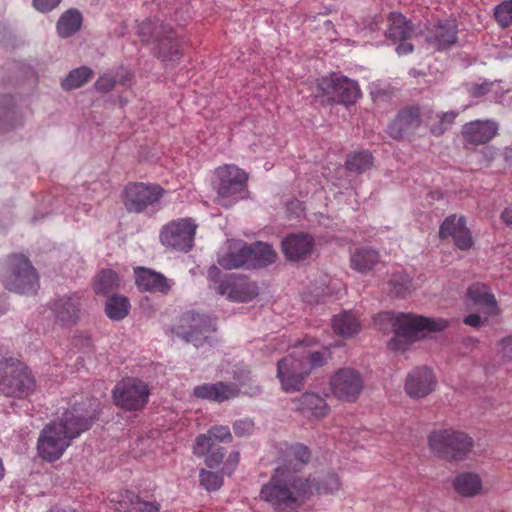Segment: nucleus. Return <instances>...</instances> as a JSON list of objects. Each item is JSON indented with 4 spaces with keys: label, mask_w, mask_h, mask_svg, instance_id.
<instances>
[{
    "label": "nucleus",
    "mask_w": 512,
    "mask_h": 512,
    "mask_svg": "<svg viewBox=\"0 0 512 512\" xmlns=\"http://www.w3.org/2000/svg\"><path fill=\"white\" fill-rule=\"evenodd\" d=\"M75 401L65 411L59 422L46 425L40 433L37 450L39 456L48 462L59 459L70 446L71 441L91 427L96 417L98 402L89 399L88 406Z\"/></svg>",
    "instance_id": "2"
},
{
    "label": "nucleus",
    "mask_w": 512,
    "mask_h": 512,
    "mask_svg": "<svg viewBox=\"0 0 512 512\" xmlns=\"http://www.w3.org/2000/svg\"><path fill=\"white\" fill-rule=\"evenodd\" d=\"M457 115L458 114L453 111L443 113L440 120V126L433 127L431 130L432 133L435 135L442 134L448 128V126L455 121Z\"/></svg>",
    "instance_id": "45"
},
{
    "label": "nucleus",
    "mask_w": 512,
    "mask_h": 512,
    "mask_svg": "<svg viewBox=\"0 0 512 512\" xmlns=\"http://www.w3.org/2000/svg\"><path fill=\"white\" fill-rule=\"evenodd\" d=\"M135 278L136 285L141 291L167 294L170 290L167 278L151 269L138 267L135 269Z\"/></svg>",
    "instance_id": "28"
},
{
    "label": "nucleus",
    "mask_w": 512,
    "mask_h": 512,
    "mask_svg": "<svg viewBox=\"0 0 512 512\" xmlns=\"http://www.w3.org/2000/svg\"><path fill=\"white\" fill-rule=\"evenodd\" d=\"M117 77H118V82L121 84V85H127L131 78H132V73L128 70H125V69H121L118 73H117Z\"/></svg>",
    "instance_id": "52"
},
{
    "label": "nucleus",
    "mask_w": 512,
    "mask_h": 512,
    "mask_svg": "<svg viewBox=\"0 0 512 512\" xmlns=\"http://www.w3.org/2000/svg\"><path fill=\"white\" fill-rule=\"evenodd\" d=\"M48 512H68V511L65 509H61V508H52Z\"/></svg>",
    "instance_id": "55"
},
{
    "label": "nucleus",
    "mask_w": 512,
    "mask_h": 512,
    "mask_svg": "<svg viewBox=\"0 0 512 512\" xmlns=\"http://www.w3.org/2000/svg\"><path fill=\"white\" fill-rule=\"evenodd\" d=\"M494 17L501 27H508L512 24V0H505L494 9Z\"/></svg>",
    "instance_id": "42"
},
{
    "label": "nucleus",
    "mask_w": 512,
    "mask_h": 512,
    "mask_svg": "<svg viewBox=\"0 0 512 512\" xmlns=\"http://www.w3.org/2000/svg\"><path fill=\"white\" fill-rule=\"evenodd\" d=\"M234 433L237 436L250 434L254 429V423L250 419H242L234 423Z\"/></svg>",
    "instance_id": "46"
},
{
    "label": "nucleus",
    "mask_w": 512,
    "mask_h": 512,
    "mask_svg": "<svg viewBox=\"0 0 512 512\" xmlns=\"http://www.w3.org/2000/svg\"><path fill=\"white\" fill-rule=\"evenodd\" d=\"M154 43L159 58L163 61H175L182 57L186 41L172 28L160 26L154 31Z\"/></svg>",
    "instance_id": "19"
},
{
    "label": "nucleus",
    "mask_w": 512,
    "mask_h": 512,
    "mask_svg": "<svg viewBox=\"0 0 512 512\" xmlns=\"http://www.w3.org/2000/svg\"><path fill=\"white\" fill-rule=\"evenodd\" d=\"M219 273V269L213 266L209 269L208 278L213 289L220 295H226L228 300L249 302L259 294L257 284L249 278L236 274H226L223 277H218Z\"/></svg>",
    "instance_id": "9"
},
{
    "label": "nucleus",
    "mask_w": 512,
    "mask_h": 512,
    "mask_svg": "<svg viewBox=\"0 0 512 512\" xmlns=\"http://www.w3.org/2000/svg\"><path fill=\"white\" fill-rule=\"evenodd\" d=\"M122 497L119 504L125 508L124 512H159L160 510L159 503L144 501L132 492L127 491Z\"/></svg>",
    "instance_id": "34"
},
{
    "label": "nucleus",
    "mask_w": 512,
    "mask_h": 512,
    "mask_svg": "<svg viewBox=\"0 0 512 512\" xmlns=\"http://www.w3.org/2000/svg\"><path fill=\"white\" fill-rule=\"evenodd\" d=\"M276 260L273 248L263 242L251 245L241 244L230 249L227 253L219 255L218 264L224 269L262 268Z\"/></svg>",
    "instance_id": "6"
},
{
    "label": "nucleus",
    "mask_w": 512,
    "mask_h": 512,
    "mask_svg": "<svg viewBox=\"0 0 512 512\" xmlns=\"http://www.w3.org/2000/svg\"><path fill=\"white\" fill-rule=\"evenodd\" d=\"M116 82V78L113 75L105 73L97 79L94 86L99 92H109L115 87Z\"/></svg>",
    "instance_id": "44"
},
{
    "label": "nucleus",
    "mask_w": 512,
    "mask_h": 512,
    "mask_svg": "<svg viewBox=\"0 0 512 512\" xmlns=\"http://www.w3.org/2000/svg\"><path fill=\"white\" fill-rule=\"evenodd\" d=\"M119 286V278L111 269L101 270L94 279L93 289L98 295H107Z\"/></svg>",
    "instance_id": "36"
},
{
    "label": "nucleus",
    "mask_w": 512,
    "mask_h": 512,
    "mask_svg": "<svg viewBox=\"0 0 512 512\" xmlns=\"http://www.w3.org/2000/svg\"><path fill=\"white\" fill-rule=\"evenodd\" d=\"M308 374L309 367L300 358L298 351L289 354L277 364V378L286 393L300 391Z\"/></svg>",
    "instance_id": "15"
},
{
    "label": "nucleus",
    "mask_w": 512,
    "mask_h": 512,
    "mask_svg": "<svg viewBox=\"0 0 512 512\" xmlns=\"http://www.w3.org/2000/svg\"><path fill=\"white\" fill-rule=\"evenodd\" d=\"M216 180L214 188L217 192L219 203L229 206L240 198L247 186L248 175L236 165L228 164L220 166L215 171Z\"/></svg>",
    "instance_id": "11"
},
{
    "label": "nucleus",
    "mask_w": 512,
    "mask_h": 512,
    "mask_svg": "<svg viewBox=\"0 0 512 512\" xmlns=\"http://www.w3.org/2000/svg\"><path fill=\"white\" fill-rule=\"evenodd\" d=\"M0 280L9 291L34 294L39 287L35 268L24 255L12 254L0 265Z\"/></svg>",
    "instance_id": "4"
},
{
    "label": "nucleus",
    "mask_w": 512,
    "mask_h": 512,
    "mask_svg": "<svg viewBox=\"0 0 512 512\" xmlns=\"http://www.w3.org/2000/svg\"><path fill=\"white\" fill-rule=\"evenodd\" d=\"M501 218L507 226L512 228V206L505 208L502 212Z\"/></svg>",
    "instance_id": "53"
},
{
    "label": "nucleus",
    "mask_w": 512,
    "mask_h": 512,
    "mask_svg": "<svg viewBox=\"0 0 512 512\" xmlns=\"http://www.w3.org/2000/svg\"><path fill=\"white\" fill-rule=\"evenodd\" d=\"M385 37L391 44H397L398 55H407L413 52L414 47L410 41L417 37V33L411 21L401 13L392 12L388 16Z\"/></svg>",
    "instance_id": "16"
},
{
    "label": "nucleus",
    "mask_w": 512,
    "mask_h": 512,
    "mask_svg": "<svg viewBox=\"0 0 512 512\" xmlns=\"http://www.w3.org/2000/svg\"><path fill=\"white\" fill-rule=\"evenodd\" d=\"M454 488L460 495L472 497L481 491L482 482L477 474L467 472L456 477Z\"/></svg>",
    "instance_id": "33"
},
{
    "label": "nucleus",
    "mask_w": 512,
    "mask_h": 512,
    "mask_svg": "<svg viewBox=\"0 0 512 512\" xmlns=\"http://www.w3.org/2000/svg\"><path fill=\"white\" fill-rule=\"evenodd\" d=\"M199 480L202 487L207 491H216L223 485L222 474L218 472L207 471L201 469L199 472Z\"/></svg>",
    "instance_id": "41"
},
{
    "label": "nucleus",
    "mask_w": 512,
    "mask_h": 512,
    "mask_svg": "<svg viewBox=\"0 0 512 512\" xmlns=\"http://www.w3.org/2000/svg\"><path fill=\"white\" fill-rule=\"evenodd\" d=\"M61 0H33V6L40 12H49L58 6Z\"/></svg>",
    "instance_id": "48"
},
{
    "label": "nucleus",
    "mask_w": 512,
    "mask_h": 512,
    "mask_svg": "<svg viewBox=\"0 0 512 512\" xmlns=\"http://www.w3.org/2000/svg\"><path fill=\"white\" fill-rule=\"evenodd\" d=\"M82 15L76 9L64 12L57 22V31L61 37H69L75 34L81 27Z\"/></svg>",
    "instance_id": "35"
},
{
    "label": "nucleus",
    "mask_w": 512,
    "mask_h": 512,
    "mask_svg": "<svg viewBox=\"0 0 512 512\" xmlns=\"http://www.w3.org/2000/svg\"><path fill=\"white\" fill-rule=\"evenodd\" d=\"M295 409L306 417L322 419L327 416L329 406L326 401L315 393H304L300 397L293 399Z\"/></svg>",
    "instance_id": "29"
},
{
    "label": "nucleus",
    "mask_w": 512,
    "mask_h": 512,
    "mask_svg": "<svg viewBox=\"0 0 512 512\" xmlns=\"http://www.w3.org/2000/svg\"><path fill=\"white\" fill-rule=\"evenodd\" d=\"M311 459L310 449L301 443L287 446L278 459L260 498L277 512H298L314 494H331L341 487L339 477L329 473L320 481L305 477L301 471Z\"/></svg>",
    "instance_id": "1"
},
{
    "label": "nucleus",
    "mask_w": 512,
    "mask_h": 512,
    "mask_svg": "<svg viewBox=\"0 0 512 512\" xmlns=\"http://www.w3.org/2000/svg\"><path fill=\"white\" fill-rule=\"evenodd\" d=\"M303 343H306V340H302V342H300V345H303Z\"/></svg>",
    "instance_id": "56"
},
{
    "label": "nucleus",
    "mask_w": 512,
    "mask_h": 512,
    "mask_svg": "<svg viewBox=\"0 0 512 512\" xmlns=\"http://www.w3.org/2000/svg\"><path fill=\"white\" fill-rule=\"evenodd\" d=\"M374 163V158L369 151H359L349 154L346 159V168L351 172L363 173L369 170Z\"/></svg>",
    "instance_id": "39"
},
{
    "label": "nucleus",
    "mask_w": 512,
    "mask_h": 512,
    "mask_svg": "<svg viewBox=\"0 0 512 512\" xmlns=\"http://www.w3.org/2000/svg\"><path fill=\"white\" fill-rule=\"evenodd\" d=\"M81 298L78 292L57 297L50 306L55 322L61 326L76 324L82 305Z\"/></svg>",
    "instance_id": "20"
},
{
    "label": "nucleus",
    "mask_w": 512,
    "mask_h": 512,
    "mask_svg": "<svg viewBox=\"0 0 512 512\" xmlns=\"http://www.w3.org/2000/svg\"><path fill=\"white\" fill-rule=\"evenodd\" d=\"M231 440L232 435L228 426H213L207 433L197 436L193 453L198 457L206 456V466L216 468L222 463L224 458L223 449L218 447V444L231 442Z\"/></svg>",
    "instance_id": "12"
},
{
    "label": "nucleus",
    "mask_w": 512,
    "mask_h": 512,
    "mask_svg": "<svg viewBox=\"0 0 512 512\" xmlns=\"http://www.w3.org/2000/svg\"><path fill=\"white\" fill-rule=\"evenodd\" d=\"M389 284L391 286L390 293L395 297H405L412 289V280L405 273L393 275Z\"/></svg>",
    "instance_id": "40"
},
{
    "label": "nucleus",
    "mask_w": 512,
    "mask_h": 512,
    "mask_svg": "<svg viewBox=\"0 0 512 512\" xmlns=\"http://www.w3.org/2000/svg\"><path fill=\"white\" fill-rule=\"evenodd\" d=\"M501 346L503 357L512 360V335L503 339Z\"/></svg>",
    "instance_id": "49"
},
{
    "label": "nucleus",
    "mask_w": 512,
    "mask_h": 512,
    "mask_svg": "<svg viewBox=\"0 0 512 512\" xmlns=\"http://www.w3.org/2000/svg\"><path fill=\"white\" fill-rule=\"evenodd\" d=\"M4 309L3 308H0V314L3 313Z\"/></svg>",
    "instance_id": "58"
},
{
    "label": "nucleus",
    "mask_w": 512,
    "mask_h": 512,
    "mask_svg": "<svg viewBox=\"0 0 512 512\" xmlns=\"http://www.w3.org/2000/svg\"><path fill=\"white\" fill-rule=\"evenodd\" d=\"M428 445L431 451L441 458L461 460L471 451L473 440L464 432L439 429L429 434Z\"/></svg>",
    "instance_id": "8"
},
{
    "label": "nucleus",
    "mask_w": 512,
    "mask_h": 512,
    "mask_svg": "<svg viewBox=\"0 0 512 512\" xmlns=\"http://www.w3.org/2000/svg\"><path fill=\"white\" fill-rule=\"evenodd\" d=\"M214 330L215 322L210 317L195 312H186L180 318L175 333L198 347Z\"/></svg>",
    "instance_id": "17"
},
{
    "label": "nucleus",
    "mask_w": 512,
    "mask_h": 512,
    "mask_svg": "<svg viewBox=\"0 0 512 512\" xmlns=\"http://www.w3.org/2000/svg\"><path fill=\"white\" fill-rule=\"evenodd\" d=\"M303 343H306V340H302V342H300V345H303Z\"/></svg>",
    "instance_id": "57"
},
{
    "label": "nucleus",
    "mask_w": 512,
    "mask_h": 512,
    "mask_svg": "<svg viewBox=\"0 0 512 512\" xmlns=\"http://www.w3.org/2000/svg\"><path fill=\"white\" fill-rule=\"evenodd\" d=\"M468 300L484 315L485 320L489 316L499 313L496 299L493 294L488 291L484 284H472L467 291Z\"/></svg>",
    "instance_id": "27"
},
{
    "label": "nucleus",
    "mask_w": 512,
    "mask_h": 512,
    "mask_svg": "<svg viewBox=\"0 0 512 512\" xmlns=\"http://www.w3.org/2000/svg\"><path fill=\"white\" fill-rule=\"evenodd\" d=\"M130 310V303L127 297L121 295H113L108 298L105 304V313L112 320L124 319Z\"/></svg>",
    "instance_id": "37"
},
{
    "label": "nucleus",
    "mask_w": 512,
    "mask_h": 512,
    "mask_svg": "<svg viewBox=\"0 0 512 512\" xmlns=\"http://www.w3.org/2000/svg\"><path fill=\"white\" fill-rule=\"evenodd\" d=\"M379 262V252L367 246L356 248L350 255V267L362 274L370 272Z\"/></svg>",
    "instance_id": "31"
},
{
    "label": "nucleus",
    "mask_w": 512,
    "mask_h": 512,
    "mask_svg": "<svg viewBox=\"0 0 512 512\" xmlns=\"http://www.w3.org/2000/svg\"><path fill=\"white\" fill-rule=\"evenodd\" d=\"M166 190L158 183L129 182L121 192V202L130 214H149L160 208Z\"/></svg>",
    "instance_id": "5"
},
{
    "label": "nucleus",
    "mask_w": 512,
    "mask_h": 512,
    "mask_svg": "<svg viewBox=\"0 0 512 512\" xmlns=\"http://www.w3.org/2000/svg\"><path fill=\"white\" fill-rule=\"evenodd\" d=\"M150 389L148 385L134 377L118 382L113 389V400L117 407L126 411L142 410L148 403Z\"/></svg>",
    "instance_id": "13"
},
{
    "label": "nucleus",
    "mask_w": 512,
    "mask_h": 512,
    "mask_svg": "<svg viewBox=\"0 0 512 512\" xmlns=\"http://www.w3.org/2000/svg\"><path fill=\"white\" fill-rule=\"evenodd\" d=\"M499 125L493 120H474L466 123L462 128V137L465 145H484L490 142L497 134Z\"/></svg>",
    "instance_id": "23"
},
{
    "label": "nucleus",
    "mask_w": 512,
    "mask_h": 512,
    "mask_svg": "<svg viewBox=\"0 0 512 512\" xmlns=\"http://www.w3.org/2000/svg\"><path fill=\"white\" fill-rule=\"evenodd\" d=\"M193 394L199 399H205L215 402H224L238 394V389L234 385L218 382L214 384H202L194 388Z\"/></svg>",
    "instance_id": "30"
},
{
    "label": "nucleus",
    "mask_w": 512,
    "mask_h": 512,
    "mask_svg": "<svg viewBox=\"0 0 512 512\" xmlns=\"http://www.w3.org/2000/svg\"><path fill=\"white\" fill-rule=\"evenodd\" d=\"M93 75V70L87 66L75 68L69 72L62 81L61 86L64 90H73L80 88L88 82Z\"/></svg>",
    "instance_id": "38"
},
{
    "label": "nucleus",
    "mask_w": 512,
    "mask_h": 512,
    "mask_svg": "<svg viewBox=\"0 0 512 512\" xmlns=\"http://www.w3.org/2000/svg\"><path fill=\"white\" fill-rule=\"evenodd\" d=\"M4 475H5V468H4L2 460L0 459V481L4 478Z\"/></svg>",
    "instance_id": "54"
},
{
    "label": "nucleus",
    "mask_w": 512,
    "mask_h": 512,
    "mask_svg": "<svg viewBox=\"0 0 512 512\" xmlns=\"http://www.w3.org/2000/svg\"><path fill=\"white\" fill-rule=\"evenodd\" d=\"M421 115L418 107H406L400 110L395 119L389 124L387 132L396 140L413 134L421 125Z\"/></svg>",
    "instance_id": "24"
},
{
    "label": "nucleus",
    "mask_w": 512,
    "mask_h": 512,
    "mask_svg": "<svg viewBox=\"0 0 512 512\" xmlns=\"http://www.w3.org/2000/svg\"><path fill=\"white\" fill-rule=\"evenodd\" d=\"M463 322L466 325L475 327V328L481 326L484 323L481 316L477 313L469 314L468 316H466L464 318Z\"/></svg>",
    "instance_id": "50"
},
{
    "label": "nucleus",
    "mask_w": 512,
    "mask_h": 512,
    "mask_svg": "<svg viewBox=\"0 0 512 512\" xmlns=\"http://www.w3.org/2000/svg\"><path fill=\"white\" fill-rule=\"evenodd\" d=\"M35 389V380L24 363L12 358L0 361V390L9 397L24 398Z\"/></svg>",
    "instance_id": "7"
},
{
    "label": "nucleus",
    "mask_w": 512,
    "mask_h": 512,
    "mask_svg": "<svg viewBox=\"0 0 512 512\" xmlns=\"http://www.w3.org/2000/svg\"><path fill=\"white\" fill-rule=\"evenodd\" d=\"M492 85H493L492 82H487V81H484L482 83L473 84L469 88V93L473 97H481L483 95H486L491 90Z\"/></svg>",
    "instance_id": "47"
},
{
    "label": "nucleus",
    "mask_w": 512,
    "mask_h": 512,
    "mask_svg": "<svg viewBox=\"0 0 512 512\" xmlns=\"http://www.w3.org/2000/svg\"><path fill=\"white\" fill-rule=\"evenodd\" d=\"M439 236L441 239L451 237L460 250H468L473 245L471 231L466 226V219L463 216H448L440 226Z\"/></svg>",
    "instance_id": "21"
},
{
    "label": "nucleus",
    "mask_w": 512,
    "mask_h": 512,
    "mask_svg": "<svg viewBox=\"0 0 512 512\" xmlns=\"http://www.w3.org/2000/svg\"><path fill=\"white\" fill-rule=\"evenodd\" d=\"M299 356L303 359L309 367V372L313 368L321 367L325 363V356L322 352H310V351H302L299 352Z\"/></svg>",
    "instance_id": "43"
},
{
    "label": "nucleus",
    "mask_w": 512,
    "mask_h": 512,
    "mask_svg": "<svg viewBox=\"0 0 512 512\" xmlns=\"http://www.w3.org/2000/svg\"><path fill=\"white\" fill-rule=\"evenodd\" d=\"M197 227L192 218L172 220L161 228L160 242L165 247L188 252L193 247Z\"/></svg>",
    "instance_id": "14"
},
{
    "label": "nucleus",
    "mask_w": 512,
    "mask_h": 512,
    "mask_svg": "<svg viewBox=\"0 0 512 512\" xmlns=\"http://www.w3.org/2000/svg\"><path fill=\"white\" fill-rule=\"evenodd\" d=\"M436 386V379L427 367H417L413 369L406 377L405 392L414 399H419L429 395Z\"/></svg>",
    "instance_id": "22"
},
{
    "label": "nucleus",
    "mask_w": 512,
    "mask_h": 512,
    "mask_svg": "<svg viewBox=\"0 0 512 512\" xmlns=\"http://www.w3.org/2000/svg\"><path fill=\"white\" fill-rule=\"evenodd\" d=\"M314 239L307 233L290 234L282 240V251L287 259L304 260L312 254Z\"/></svg>",
    "instance_id": "25"
},
{
    "label": "nucleus",
    "mask_w": 512,
    "mask_h": 512,
    "mask_svg": "<svg viewBox=\"0 0 512 512\" xmlns=\"http://www.w3.org/2000/svg\"><path fill=\"white\" fill-rule=\"evenodd\" d=\"M427 43L435 50L449 49L457 41V26L454 22H440L428 29Z\"/></svg>",
    "instance_id": "26"
},
{
    "label": "nucleus",
    "mask_w": 512,
    "mask_h": 512,
    "mask_svg": "<svg viewBox=\"0 0 512 512\" xmlns=\"http://www.w3.org/2000/svg\"><path fill=\"white\" fill-rule=\"evenodd\" d=\"M330 387L336 398L352 402L358 398L363 389V379L359 372L343 368L332 376Z\"/></svg>",
    "instance_id": "18"
},
{
    "label": "nucleus",
    "mask_w": 512,
    "mask_h": 512,
    "mask_svg": "<svg viewBox=\"0 0 512 512\" xmlns=\"http://www.w3.org/2000/svg\"><path fill=\"white\" fill-rule=\"evenodd\" d=\"M316 87V96L346 106L355 103L361 93L356 81L336 73L317 79Z\"/></svg>",
    "instance_id": "10"
},
{
    "label": "nucleus",
    "mask_w": 512,
    "mask_h": 512,
    "mask_svg": "<svg viewBox=\"0 0 512 512\" xmlns=\"http://www.w3.org/2000/svg\"><path fill=\"white\" fill-rule=\"evenodd\" d=\"M239 458H240L239 452H233L229 455L228 459L226 460L225 467L227 470H229L228 471L229 475L234 470V467L238 464Z\"/></svg>",
    "instance_id": "51"
},
{
    "label": "nucleus",
    "mask_w": 512,
    "mask_h": 512,
    "mask_svg": "<svg viewBox=\"0 0 512 512\" xmlns=\"http://www.w3.org/2000/svg\"><path fill=\"white\" fill-rule=\"evenodd\" d=\"M374 320L380 330H384L385 325L391 326L394 336L388 342V347L395 352H405L412 343L421 340L428 332L443 331L449 324L443 318H428L406 313L395 314L390 311L379 313Z\"/></svg>",
    "instance_id": "3"
},
{
    "label": "nucleus",
    "mask_w": 512,
    "mask_h": 512,
    "mask_svg": "<svg viewBox=\"0 0 512 512\" xmlns=\"http://www.w3.org/2000/svg\"><path fill=\"white\" fill-rule=\"evenodd\" d=\"M332 327L342 337H351L359 332L360 322L352 312H343L333 318Z\"/></svg>",
    "instance_id": "32"
}]
</instances>
